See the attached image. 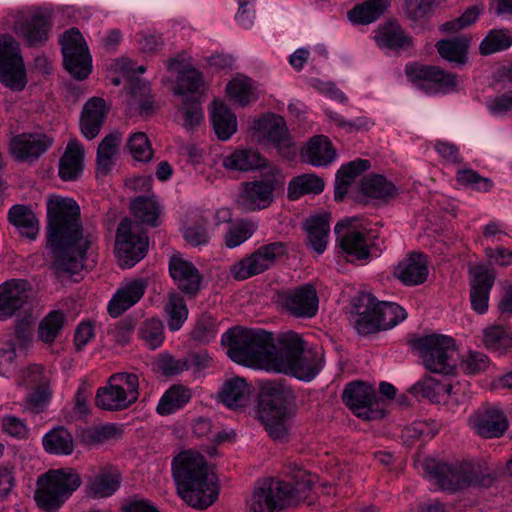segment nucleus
I'll list each match as a JSON object with an SVG mask.
<instances>
[{"label": "nucleus", "mask_w": 512, "mask_h": 512, "mask_svg": "<svg viewBox=\"0 0 512 512\" xmlns=\"http://www.w3.org/2000/svg\"><path fill=\"white\" fill-rule=\"evenodd\" d=\"M227 355L235 363L283 373L301 381H312L324 366L322 356L307 348L302 336L293 331L275 340L263 329L234 327L221 337Z\"/></svg>", "instance_id": "obj_1"}, {"label": "nucleus", "mask_w": 512, "mask_h": 512, "mask_svg": "<svg viewBox=\"0 0 512 512\" xmlns=\"http://www.w3.org/2000/svg\"><path fill=\"white\" fill-rule=\"evenodd\" d=\"M47 247L58 276L75 275L84 267L86 251L93 241L84 235L80 220V207L68 197L51 195L47 199Z\"/></svg>", "instance_id": "obj_2"}, {"label": "nucleus", "mask_w": 512, "mask_h": 512, "mask_svg": "<svg viewBox=\"0 0 512 512\" xmlns=\"http://www.w3.org/2000/svg\"><path fill=\"white\" fill-rule=\"evenodd\" d=\"M172 471L179 495L191 507L204 509L216 501L215 478L209 473L203 455L192 451L180 453L173 460Z\"/></svg>", "instance_id": "obj_3"}, {"label": "nucleus", "mask_w": 512, "mask_h": 512, "mask_svg": "<svg viewBox=\"0 0 512 512\" xmlns=\"http://www.w3.org/2000/svg\"><path fill=\"white\" fill-rule=\"evenodd\" d=\"M297 408L291 388L280 383L268 384L261 393L257 418L275 442H288L295 430Z\"/></svg>", "instance_id": "obj_4"}, {"label": "nucleus", "mask_w": 512, "mask_h": 512, "mask_svg": "<svg viewBox=\"0 0 512 512\" xmlns=\"http://www.w3.org/2000/svg\"><path fill=\"white\" fill-rule=\"evenodd\" d=\"M311 490L312 480L305 471H299L294 482L266 479L246 500V507L250 512H279L307 500Z\"/></svg>", "instance_id": "obj_5"}, {"label": "nucleus", "mask_w": 512, "mask_h": 512, "mask_svg": "<svg viewBox=\"0 0 512 512\" xmlns=\"http://www.w3.org/2000/svg\"><path fill=\"white\" fill-rule=\"evenodd\" d=\"M420 466L424 475L443 490L456 491L469 485L489 487L494 480L486 466L471 461L447 464L425 458Z\"/></svg>", "instance_id": "obj_6"}, {"label": "nucleus", "mask_w": 512, "mask_h": 512, "mask_svg": "<svg viewBox=\"0 0 512 512\" xmlns=\"http://www.w3.org/2000/svg\"><path fill=\"white\" fill-rule=\"evenodd\" d=\"M81 484L82 478L73 468L50 469L37 478L35 502L45 512H56Z\"/></svg>", "instance_id": "obj_7"}, {"label": "nucleus", "mask_w": 512, "mask_h": 512, "mask_svg": "<svg viewBox=\"0 0 512 512\" xmlns=\"http://www.w3.org/2000/svg\"><path fill=\"white\" fill-rule=\"evenodd\" d=\"M139 377L135 373L117 372L108 378L106 386L97 389L95 403L106 411H122L137 402Z\"/></svg>", "instance_id": "obj_8"}, {"label": "nucleus", "mask_w": 512, "mask_h": 512, "mask_svg": "<svg viewBox=\"0 0 512 512\" xmlns=\"http://www.w3.org/2000/svg\"><path fill=\"white\" fill-rule=\"evenodd\" d=\"M414 346L427 370L444 375L456 371V346L452 337L430 334L417 339Z\"/></svg>", "instance_id": "obj_9"}, {"label": "nucleus", "mask_w": 512, "mask_h": 512, "mask_svg": "<svg viewBox=\"0 0 512 512\" xmlns=\"http://www.w3.org/2000/svg\"><path fill=\"white\" fill-rule=\"evenodd\" d=\"M148 238L141 225L124 218L118 225L115 251L123 269L133 267L146 255Z\"/></svg>", "instance_id": "obj_10"}, {"label": "nucleus", "mask_w": 512, "mask_h": 512, "mask_svg": "<svg viewBox=\"0 0 512 512\" xmlns=\"http://www.w3.org/2000/svg\"><path fill=\"white\" fill-rule=\"evenodd\" d=\"M284 185V177L277 170H271L261 179L241 184L238 204L246 211H259L271 205L274 191Z\"/></svg>", "instance_id": "obj_11"}, {"label": "nucleus", "mask_w": 512, "mask_h": 512, "mask_svg": "<svg viewBox=\"0 0 512 512\" xmlns=\"http://www.w3.org/2000/svg\"><path fill=\"white\" fill-rule=\"evenodd\" d=\"M287 252L286 245L277 241L264 244L230 267V275L238 281L246 280L270 269Z\"/></svg>", "instance_id": "obj_12"}, {"label": "nucleus", "mask_w": 512, "mask_h": 512, "mask_svg": "<svg viewBox=\"0 0 512 512\" xmlns=\"http://www.w3.org/2000/svg\"><path fill=\"white\" fill-rule=\"evenodd\" d=\"M0 82L16 91L27 83L19 43L9 34L0 35Z\"/></svg>", "instance_id": "obj_13"}, {"label": "nucleus", "mask_w": 512, "mask_h": 512, "mask_svg": "<svg viewBox=\"0 0 512 512\" xmlns=\"http://www.w3.org/2000/svg\"><path fill=\"white\" fill-rule=\"evenodd\" d=\"M61 46L66 70L77 80L86 79L92 71V59L80 31L76 28L66 31Z\"/></svg>", "instance_id": "obj_14"}, {"label": "nucleus", "mask_w": 512, "mask_h": 512, "mask_svg": "<svg viewBox=\"0 0 512 512\" xmlns=\"http://www.w3.org/2000/svg\"><path fill=\"white\" fill-rule=\"evenodd\" d=\"M343 402L359 418L363 420L381 419L384 410L379 408L378 396L373 386L364 382L348 383L342 394Z\"/></svg>", "instance_id": "obj_15"}, {"label": "nucleus", "mask_w": 512, "mask_h": 512, "mask_svg": "<svg viewBox=\"0 0 512 512\" xmlns=\"http://www.w3.org/2000/svg\"><path fill=\"white\" fill-rule=\"evenodd\" d=\"M281 309L296 319H311L319 309V298L314 285L302 284L278 294Z\"/></svg>", "instance_id": "obj_16"}, {"label": "nucleus", "mask_w": 512, "mask_h": 512, "mask_svg": "<svg viewBox=\"0 0 512 512\" xmlns=\"http://www.w3.org/2000/svg\"><path fill=\"white\" fill-rule=\"evenodd\" d=\"M407 78L428 93L447 94L457 87L456 75L436 66L410 64L405 69Z\"/></svg>", "instance_id": "obj_17"}, {"label": "nucleus", "mask_w": 512, "mask_h": 512, "mask_svg": "<svg viewBox=\"0 0 512 512\" xmlns=\"http://www.w3.org/2000/svg\"><path fill=\"white\" fill-rule=\"evenodd\" d=\"M14 31L28 46H40L49 37V14L40 9H27L13 14Z\"/></svg>", "instance_id": "obj_18"}, {"label": "nucleus", "mask_w": 512, "mask_h": 512, "mask_svg": "<svg viewBox=\"0 0 512 512\" xmlns=\"http://www.w3.org/2000/svg\"><path fill=\"white\" fill-rule=\"evenodd\" d=\"M33 287L22 278H12L0 284V321L13 318L31 300Z\"/></svg>", "instance_id": "obj_19"}, {"label": "nucleus", "mask_w": 512, "mask_h": 512, "mask_svg": "<svg viewBox=\"0 0 512 512\" xmlns=\"http://www.w3.org/2000/svg\"><path fill=\"white\" fill-rule=\"evenodd\" d=\"M53 144V139L43 133H21L9 141V151L14 159L32 163L39 159Z\"/></svg>", "instance_id": "obj_20"}, {"label": "nucleus", "mask_w": 512, "mask_h": 512, "mask_svg": "<svg viewBox=\"0 0 512 512\" xmlns=\"http://www.w3.org/2000/svg\"><path fill=\"white\" fill-rule=\"evenodd\" d=\"M469 425L475 434L490 439L503 436L508 429L509 422L502 410L495 407H483L469 417Z\"/></svg>", "instance_id": "obj_21"}, {"label": "nucleus", "mask_w": 512, "mask_h": 512, "mask_svg": "<svg viewBox=\"0 0 512 512\" xmlns=\"http://www.w3.org/2000/svg\"><path fill=\"white\" fill-rule=\"evenodd\" d=\"M337 241L348 261L364 260L370 255L367 239L363 232L353 226V220L339 221L334 228Z\"/></svg>", "instance_id": "obj_22"}, {"label": "nucleus", "mask_w": 512, "mask_h": 512, "mask_svg": "<svg viewBox=\"0 0 512 512\" xmlns=\"http://www.w3.org/2000/svg\"><path fill=\"white\" fill-rule=\"evenodd\" d=\"M169 274L186 296L195 297L201 288L202 275L196 266L181 255H173L169 260Z\"/></svg>", "instance_id": "obj_23"}, {"label": "nucleus", "mask_w": 512, "mask_h": 512, "mask_svg": "<svg viewBox=\"0 0 512 512\" xmlns=\"http://www.w3.org/2000/svg\"><path fill=\"white\" fill-rule=\"evenodd\" d=\"M146 289L147 281L144 278L124 280L108 303L109 315L113 318L122 315L140 301Z\"/></svg>", "instance_id": "obj_24"}, {"label": "nucleus", "mask_w": 512, "mask_h": 512, "mask_svg": "<svg viewBox=\"0 0 512 512\" xmlns=\"http://www.w3.org/2000/svg\"><path fill=\"white\" fill-rule=\"evenodd\" d=\"M470 302L477 314H485L489 307V297L494 285L496 274L493 269L483 265L470 270Z\"/></svg>", "instance_id": "obj_25"}, {"label": "nucleus", "mask_w": 512, "mask_h": 512, "mask_svg": "<svg viewBox=\"0 0 512 512\" xmlns=\"http://www.w3.org/2000/svg\"><path fill=\"white\" fill-rule=\"evenodd\" d=\"M374 40L380 49L386 51L400 52L413 45L412 37L397 21H387L379 25L374 32Z\"/></svg>", "instance_id": "obj_26"}, {"label": "nucleus", "mask_w": 512, "mask_h": 512, "mask_svg": "<svg viewBox=\"0 0 512 512\" xmlns=\"http://www.w3.org/2000/svg\"><path fill=\"white\" fill-rule=\"evenodd\" d=\"M394 275L407 286L424 283L428 277L426 257L422 253H411L398 263L394 269Z\"/></svg>", "instance_id": "obj_27"}, {"label": "nucleus", "mask_w": 512, "mask_h": 512, "mask_svg": "<svg viewBox=\"0 0 512 512\" xmlns=\"http://www.w3.org/2000/svg\"><path fill=\"white\" fill-rule=\"evenodd\" d=\"M106 113V102L102 98L93 97L84 104L80 117V128L85 138L91 140L99 134Z\"/></svg>", "instance_id": "obj_28"}, {"label": "nucleus", "mask_w": 512, "mask_h": 512, "mask_svg": "<svg viewBox=\"0 0 512 512\" xmlns=\"http://www.w3.org/2000/svg\"><path fill=\"white\" fill-rule=\"evenodd\" d=\"M84 147L76 139L70 140L59 161V176L64 181H74L83 170Z\"/></svg>", "instance_id": "obj_29"}, {"label": "nucleus", "mask_w": 512, "mask_h": 512, "mask_svg": "<svg viewBox=\"0 0 512 512\" xmlns=\"http://www.w3.org/2000/svg\"><path fill=\"white\" fill-rule=\"evenodd\" d=\"M330 215L324 213L312 216L305 221L304 227L307 232V246L316 254H322L327 247L330 231Z\"/></svg>", "instance_id": "obj_30"}, {"label": "nucleus", "mask_w": 512, "mask_h": 512, "mask_svg": "<svg viewBox=\"0 0 512 512\" xmlns=\"http://www.w3.org/2000/svg\"><path fill=\"white\" fill-rule=\"evenodd\" d=\"M192 396L193 391L191 388L182 384H174L161 396L156 412L161 416L171 415L183 409L190 402Z\"/></svg>", "instance_id": "obj_31"}, {"label": "nucleus", "mask_w": 512, "mask_h": 512, "mask_svg": "<svg viewBox=\"0 0 512 512\" xmlns=\"http://www.w3.org/2000/svg\"><path fill=\"white\" fill-rule=\"evenodd\" d=\"M303 157L313 166L324 167L335 160L336 151L327 136L317 135L307 143Z\"/></svg>", "instance_id": "obj_32"}, {"label": "nucleus", "mask_w": 512, "mask_h": 512, "mask_svg": "<svg viewBox=\"0 0 512 512\" xmlns=\"http://www.w3.org/2000/svg\"><path fill=\"white\" fill-rule=\"evenodd\" d=\"M8 221L22 236L30 240L36 239L39 232V221L29 206L13 205L8 211Z\"/></svg>", "instance_id": "obj_33"}, {"label": "nucleus", "mask_w": 512, "mask_h": 512, "mask_svg": "<svg viewBox=\"0 0 512 512\" xmlns=\"http://www.w3.org/2000/svg\"><path fill=\"white\" fill-rule=\"evenodd\" d=\"M210 119L215 134L222 141L230 139L237 131L235 114L221 101L213 102Z\"/></svg>", "instance_id": "obj_34"}, {"label": "nucleus", "mask_w": 512, "mask_h": 512, "mask_svg": "<svg viewBox=\"0 0 512 512\" xmlns=\"http://www.w3.org/2000/svg\"><path fill=\"white\" fill-rule=\"evenodd\" d=\"M15 339L16 342L8 341L0 348V376H7L16 368V347L27 349L32 343L30 333L24 328H16Z\"/></svg>", "instance_id": "obj_35"}, {"label": "nucleus", "mask_w": 512, "mask_h": 512, "mask_svg": "<svg viewBox=\"0 0 512 512\" xmlns=\"http://www.w3.org/2000/svg\"><path fill=\"white\" fill-rule=\"evenodd\" d=\"M265 158L255 149H237L223 157L222 165L230 171H251L265 166Z\"/></svg>", "instance_id": "obj_36"}, {"label": "nucleus", "mask_w": 512, "mask_h": 512, "mask_svg": "<svg viewBox=\"0 0 512 512\" xmlns=\"http://www.w3.org/2000/svg\"><path fill=\"white\" fill-rule=\"evenodd\" d=\"M255 128L263 132L268 140L277 148L288 147L290 140L284 118L274 114H268L255 123Z\"/></svg>", "instance_id": "obj_37"}, {"label": "nucleus", "mask_w": 512, "mask_h": 512, "mask_svg": "<svg viewBox=\"0 0 512 512\" xmlns=\"http://www.w3.org/2000/svg\"><path fill=\"white\" fill-rule=\"evenodd\" d=\"M371 164L366 159H356L340 167L336 174L334 198L336 201H342L348 193L349 186L354 179L361 173L370 168Z\"/></svg>", "instance_id": "obj_38"}, {"label": "nucleus", "mask_w": 512, "mask_h": 512, "mask_svg": "<svg viewBox=\"0 0 512 512\" xmlns=\"http://www.w3.org/2000/svg\"><path fill=\"white\" fill-rule=\"evenodd\" d=\"M250 388L240 377H233L224 382L219 397L222 403L231 409L243 407L248 402Z\"/></svg>", "instance_id": "obj_39"}, {"label": "nucleus", "mask_w": 512, "mask_h": 512, "mask_svg": "<svg viewBox=\"0 0 512 512\" xmlns=\"http://www.w3.org/2000/svg\"><path fill=\"white\" fill-rule=\"evenodd\" d=\"M367 300L368 307L375 305V313L378 315L381 330H387L395 327L406 319L407 313L400 305L394 302H377L371 295L363 296Z\"/></svg>", "instance_id": "obj_40"}, {"label": "nucleus", "mask_w": 512, "mask_h": 512, "mask_svg": "<svg viewBox=\"0 0 512 512\" xmlns=\"http://www.w3.org/2000/svg\"><path fill=\"white\" fill-rule=\"evenodd\" d=\"M122 142V134L113 131L106 135L99 143L96 155L97 172L103 175L108 174L114 165V157L118 153Z\"/></svg>", "instance_id": "obj_41"}, {"label": "nucleus", "mask_w": 512, "mask_h": 512, "mask_svg": "<svg viewBox=\"0 0 512 512\" xmlns=\"http://www.w3.org/2000/svg\"><path fill=\"white\" fill-rule=\"evenodd\" d=\"M120 486V476L107 469H101L87 484V493L90 497L99 499L113 495Z\"/></svg>", "instance_id": "obj_42"}, {"label": "nucleus", "mask_w": 512, "mask_h": 512, "mask_svg": "<svg viewBox=\"0 0 512 512\" xmlns=\"http://www.w3.org/2000/svg\"><path fill=\"white\" fill-rule=\"evenodd\" d=\"M360 192L368 198L387 201L396 196L397 188L384 176L372 174L361 180Z\"/></svg>", "instance_id": "obj_43"}, {"label": "nucleus", "mask_w": 512, "mask_h": 512, "mask_svg": "<svg viewBox=\"0 0 512 512\" xmlns=\"http://www.w3.org/2000/svg\"><path fill=\"white\" fill-rule=\"evenodd\" d=\"M46 452L55 455H70L74 451L71 433L64 427H56L47 432L42 439Z\"/></svg>", "instance_id": "obj_44"}, {"label": "nucleus", "mask_w": 512, "mask_h": 512, "mask_svg": "<svg viewBox=\"0 0 512 512\" xmlns=\"http://www.w3.org/2000/svg\"><path fill=\"white\" fill-rule=\"evenodd\" d=\"M469 43L470 39L462 35L452 39L440 40L436 43V48L443 59L462 65L467 61Z\"/></svg>", "instance_id": "obj_45"}, {"label": "nucleus", "mask_w": 512, "mask_h": 512, "mask_svg": "<svg viewBox=\"0 0 512 512\" xmlns=\"http://www.w3.org/2000/svg\"><path fill=\"white\" fill-rule=\"evenodd\" d=\"M482 343L484 347L500 355L512 347V332L501 325H492L483 330Z\"/></svg>", "instance_id": "obj_46"}, {"label": "nucleus", "mask_w": 512, "mask_h": 512, "mask_svg": "<svg viewBox=\"0 0 512 512\" xmlns=\"http://www.w3.org/2000/svg\"><path fill=\"white\" fill-rule=\"evenodd\" d=\"M446 382H441L432 376H425L411 386L409 392L415 397H423L432 403H444L447 395L445 394Z\"/></svg>", "instance_id": "obj_47"}, {"label": "nucleus", "mask_w": 512, "mask_h": 512, "mask_svg": "<svg viewBox=\"0 0 512 512\" xmlns=\"http://www.w3.org/2000/svg\"><path fill=\"white\" fill-rule=\"evenodd\" d=\"M324 189V181L315 174H302L291 179L288 184L287 196L297 200L306 194H320Z\"/></svg>", "instance_id": "obj_48"}, {"label": "nucleus", "mask_w": 512, "mask_h": 512, "mask_svg": "<svg viewBox=\"0 0 512 512\" xmlns=\"http://www.w3.org/2000/svg\"><path fill=\"white\" fill-rule=\"evenodd\" d=\"M227 95L240 106H247L258 99L254 82L245 76H238L226 86Z\"/></svg>", "instance_id": "obj_49"}, {"label": "nucleus", "mask_w": 512, "mask_h": 512, "mask_svg": "<svg viewBox=\"0 0 512 512\" xmlns=\"http://www.w3.org/2000/svg\"><path fill=\"white\" fill-rule=\"evenodd\" d=\"M387 6V0H368L349 11L348 17L354 24H370L383 14Z\"/></svg>", "instance_id": "obj_50"}, {"label": "nucleus", "mask_w": 512, "mask_h": 512, "mask_svg": "<svg viewBox=\"0 0 512 512\" xmlns=\"http://www.w3.org/2000/svg\"><path fill=\"white\" fill-rule=\"evenodd\" d=\"M130 210L131 213L137 219H140L142 223L153 227L158 226L160 207L154 197H136L131 201Z\"/></svg>", "instance_id": "obj_51"}, {"label": "nucleus", "mask_w": 512, "mask_h": 512, "mask_svg": "<svg viewBox=\"0 0 512 512\" xmlns=\"http://www.w3.org/2000/svg\"><path fill=\"white\" fill-rule=\"evenodd\" d=\"M66 322V316L59 310L48 313L38 325V338L40 341L51 344L61 333Z\"/></svg>", "instance_id": "obj_52"}, {"label": "nucleus", "mask_w": 512, "mask_h": 512, "mask_svg": "<svg viewBox=\"0 0 512 512\" xmlns=\"http://www.w3.org/2000/svg\"><path fill=\"white\" fill-rule=\"evenodd\" d=\"M151 89L147 83L137 81L133 84L128 105L132 108H138L139 113L143 116H150L155 111L154 101L150 94Z\"/></svg>", "instance_id": "obj_53"}, {"label": "nucleus", "mask_w": 512, "mask_h": 512, "mask_svg": "<svg viewBox=\"0 0 512 512\" xmlns=\"http://www.w3.org/2000/svg\"><path fill=\"white\" fill-rule=\"evenodd\" d=\"M168 315V327L171 331L179 330L188 317V308L183 296L173 291L168 295V302L165 306Z\"/></svg>", "instance_id": "obj_54"}, {"label": "nucleus", "mask_w": 512, "mask_h": 512, "mask_svg": "<svg viewBox=\"0 0 512 512\" xmlns=\"http://www.w3.org/2000/svg\"><path fill=\"white\" fill-rule=\"evenodd\" d=\"M257 225L249 220H237L229 224L227 232L224 236L225 246L233 249L246 240H248L255 233Z\"/></svg>", "instance_id": "obj_55"}, {"label": "nucleus", "mask_w": 512, "mask_h": 512, "mask_svg": "<svg viewBox=\"0 0 512 512\" xmlns=\"http://www.w3.org/2000/svg\"><path fill=\"white\" fill-rule=\"evenodd\" d=\"M138 337L149 349L159 348L165 339L162 321L156 318L144 320L138 329Z\"/></svg>", "instance_id": "obj_56"}, {"label": "nucleus", "mask_w": 512, "mask_h": 512, "mask_svg": "<svg viewBox=\"0 0 512 512\" xmlns=\"http://www.w3.org/2000/svg\"><path fill=\"white\" fill-rule=\"evenodd\" d=\"M512 46V36L508 30H491L480 43L479 49L482 55H491L504 51Z\"/></svg>", "instance_id": "obj_57"}, {"label": "nucleus", "mask_w": 512, "mask_h": 512, "mask_svg": "<svg viewBox=\"0 0 512 512\" xmlns=\"http://www.w3.org/2000/svg\"><path fill=\"white\" fill-rule=\"evenodd\" d=\"M361 301L365 305V309L361 310V306L358 308L354 323L355 329L361 335H369L380 331L381 326L378 315L375 313V305L368 307L367 300H363V297Z\"/></svg>", "instance_id": "obj_58"}, {"label": "nucleus", "mask_w": 512, "mask_h": 512, "mask_svg": "<svg viewBox=\"0 0 512 512\" xmlns=\"http://www.w3.org/2000/svg\"><path fill=\"white\" fill-rule=\"evenodd\" d=\"M204 81L202 74L196 69L189 68L183 70L177 80L175 94L185 96L188 93L195 94L203 92Z\"/></svg>", "instance_id": "obj_59"}, {"label": "nucleus", "mask_w": 512, "mask_h": 512, "mask_svg": "<svg viewBox=\"0 0 512 512\" xmlns=\"http://www.w3.org/2000/svg\"><path fill=\"white\" fill-rule=\"evenodd\" d=\"M127 148L135 161L147 163L153 157L151 143L143 132L131 134L127 140Z\"/></svg>", "instance_id": "obj_60"}, {"label": "nucleus", "mask_w": 512, "mask_h": 512, "mask_svg": "<svg viewBox=\"0 0 512 512\" xmlns=\"http://www.w3.org/2000/svg\"><path fill=\"white\" fill-rule=\"evenodd\" d=\"M122 428L113 423L90 428L83 432L82 439L88 445H97L112 439H118L122 435Z\"/></svg>", "instance_id": "obj_61"}, {"label": "nucleus", "mask_w": 512, "mask_h": 512, "mask_svg": "<svg viewBox=\"0 0 512 512\" xmlns=\"http://www.w3.org/2000/svg\"><path fill=\"white\" fill-rule=\"evenodd\" d=\"M153 369L164 376H175L189 369L187 359H177L168 353H161L153 362Z\"/></svg>", "instance_id": "obj_62"}, {"label": "nucleus", "mask_w": 512, "mask_h": 512, "mask_svg": "<svg viewBox=\"0 0 512 512\" xmlns=\"http://www.w3.org/2000/svg\"><path fill=\"white\" fill-rule=\"evenodd\" d=\"M218 333V324L211 315H201L194 329L192 330V338L201 343H209L215 339Z\"/></svg>", "instance_id": "obj_63"}, {"label": "nucleus", "mask_w": 512, "mask_h": 512, "mask_svg": "<svg viewBox=\"0 0 512 512\" xmlns=\"http://www.w3.org/2000/svg\"><path fill=\"white\" fill-rule=\"evenodd\" d=\"M456 181L462 186L479 192H488L493 187V182L489 178L482 177L472 169L458 170L456 172Z\"/></svg>", "instance_id": "obj_64"}]
</instances>
